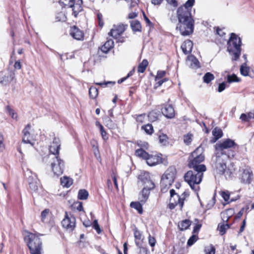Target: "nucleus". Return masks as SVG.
I'll list each match as a JSON object with an SVG mask.
<instances>
[{
	"label": "nucleus",
	"instance_id": "f257e3e1",
	"mask_svg": "<svg viewBox=\"0 0 254 254\" xmlns=\"http://www.w3.org/2000/svg\"><path fill=\"white\" fill-rule=\"evenodd\" d=\"M237 145L234 140L227 138L217 143L215 146V156L212 158V166L215 173L223 175L226 169V161L235 155L231 148H235Z\"/></svg>",
	"mask_w": 254,
	"mask_h": 254
},
{
	"label": "nucleus",
	"instance_id": "f03ea898",
	"mask_svg": "<svg viewBox=\"0 0 254 254\" xmlns=\"http://www.w3.org/2000/svg\"><path fill=\"white\" fill-rule=\"evenodd\" d=\"M194 2L195 0H188L177 9L179 23L176 29H179L181 35L183 36L190 35L193 32L194 20L191 15V9Z\"/></svg>",
	"mask_w": 254,
	"mask_h": 254
},
{
	"label": "nucleus",
	"instance_id": "7ed1b4c3",
	"mask_svg": "<svg viewBox=\"0 0 254 254\" xmlns=\"http://www.w3.org/2000/svg\"><path fill=\"white\" fill-rule=\"evenodd\" d=\"M138 180L139 183H141L143 187L139 194V200L142 203H145L148 198L150 191L154 189L155 184L151 180L148 172L141 173L138 176Z\"/></svg>",
	"mask_w": 254,
	"mask_h": 254
},
{
	"label": "nucleus",
	"instance_id": "20e7f679",
	"mask_svg": "<svg viewBox=\"0 0 254 254\" xmlns=\"http://www.w3.org/2000/svg\"><path fill=\"white\" fill-rule=\"evenodd\" d=\"M241 46V38L235 33H231V36L227 42V50L232 56V61H236L239 59L242 51Z\"/></svg>",
	"mask_w": 254,
	"mask_h": 254
},
{
	"label": "nucleus",
	"instance_id": "39448f33",
	"mask_svg": "<svg viewBox=\"0 0 254 254\" xmlns=\"http://www.w3.org/2000/svg\"><path fill=\"white\" fill-rule=\"evenodd\" d=\"M203 171L193 169V171H188L184 176V179L190 185V187L195 191H197L199 187L197 185L199 184L203 177Z\"/></svg>",
	"mask_w": 254,
	"mask_h": 254
},
{
	"label": "nucleus",
	"instance_id": "423d86ee",
	"mask_svg": "<svg viewBox=\"0 0 254 254\" xmlns=\"http://www.w3.org/2000/svg\"><path fill=\"white\" fill-rule=\"evenodd\" d=\"M204 156L202 154V149L200 147L197 148L189 158V167L190 168L198 169L200 171H205L206 167L204 165L199 164L203 161Z\"/></svg>",
	"mask_w": 254,
	"mask_h": 254
},
{
	"label": "nucleus",
	"instance_id": "0eeeda50",
	"mask_svg": "<svg viewBox=\"0 0 254 254\" xmlns=\"http://www.w3.org/2000/svg\"><path fill=\"white\" fill-rule=\"evenodd\" d=\"M176 174L175 167L171 166L168 168L162 176L161 187L162 190L168 189L174 182Z\"/></svg>",
	"mask_w": 254,
	"mask_h": 254
},
{
	"label": "nucleus",
	"instance_id": "6e6552de",
	"mask_svg": "<svg viewBox=\"0 0 254 254\" xmlns=\"http://www.w3.org/2000/svg\"><path fill=\"white\" fill-rule=\"evenodd\" d=\"M25 241L27 243V246L30 252L35 253L42 249V241L39 236L36 234L29 233L24 238Z\"/></svg>",
	"mask_w": 254,
	"mask_h": 254
},
{
	"label": "nucleus",
	"instance_id": "1a4fd4ad",
	"mask_svg": "<svg viewBox=\"0 0 254 254\" xmlns=\"http://www.w3.org/2000/svg\"><path fill=\"white\" fill-rule=\"evenodd\" d=\"M49 157L51 159V167L54 174L57 176L61 175L64 170V162L59 156H53Z\"/></svg>",
	"mask_w": 254,
	"mask_h": 254
},
{
	"label": "nucleus",
	"instance_id": "9d476101",
	"mask_svg": "<svg viewBox=\"0 0 254 254\" xmlns=\"http://www.w3.org/2000/svg\"><path fill=\"white\" fill-rule=\"evenodd\" d=\"M62 225L64 228L69 232L72 231L74 229L76 225L75 217L71 213L68 214L66 212L64 218L62 221Z\"/></svg>",
	"mask_w": 254,
	"mask_h": 254
},
{
	"label": "nucleus",
	"instance_id": "9b49d317",
	"mask_svg": "<svg viewBox=\"0 0 254 254\" xmlns=\"http://www.w3.org/2000/svg\"><path fill=\"white\" fill-rule=\"evenodd\" d=\"M253 179V173L250 168H246L242 170L239 177L241 183L249 185L252 182Z\"/></svg>",
	"mask_w": 254,
	"mask_h": 254
},
{
	"label": "nucleus",
	"instance_id": "f8f14e48",
	"mask_svg": "<svg viewBox=\"0 0 254 254\" xmlns=\"http://www.w3.org/2000/svg\"><path fill=\"white\" fill-rule=\"evenodd\" d=\"M127 26V25L123 24H120L118 25H115L114 26V28L111 29L109 34L113 37L117 39L118 38L119 36H120L124 32Z\"/></svg>",
	"mask_w": 254,
	"mask_h": 254
},
{
	"label": "nucleus",
	"instance_id": "ddd939ff",
	"mask_svg": "<svg viewBox=\"0 0 254 254\" xmlns=\"http://www.w3.org/2000/svg\"><path fill=\"white\" fill-rule=\"evenodd\" d=\"M161 112L163 115L168 119H172L175 117V110L171 105H164L161 109Z\"/></svg>",
	"mask_w": 254,
	"mask_h": 254
},
{
	"label": "nucleus",
	"instance_id": "4468645a",
	"mask_svg": "<svg viewBox=\"0 0 254 254\" xmlns=\"http://www.w3.org/2000/svg\"><path fill=\"white\" fill-rule=\"evenodd\" d=\"M69 33L74 39L77 40H83L84 39L83 32L76 26L70 28Z\"/></svg>",
	"mask_w": 254,
	"mask_h": 254
},
{
	"label": "nucleus",
	"instance_id": "2eb2a0df",
	"mask_svg": "<svg viewBox=\"0 0 254 254\" xmlns=\"http://www.w3.org/2000/svg\"><path fill=\"white\" fill-rule=\"evenodd\" d=\"M61 144L59 138H55L51 145L50 146V152L53 156H59Z\"/></svg>",
	"mask_w": 254,
	"mask_h": 254
},
{
	"label": "nucleus",
	"instance_id": "dca6fc26",
	"mask_svg": "<svg viewBox=\"0 0 254 254\" xmlns=\"http://www.w3.org/2000/svg\"><path fill=\"white\" fill-rule=\"evenodd\" d=\"M31 128V125L28 124L23 129L22 133L23 134L22 141L25 143L32 144L30 141V133L29 130Z\"/></svg>",
	"mask_w": 254,
	"mask_h": 254
},
{
	"label": "nucleus",
	"instance_id": "f3484780",
	"mask_svg": "<svg viewBox=\"0 0 254 254\" xmlns=\"http://www.w3.org/2000/svg\"><path fill=\"white\" fill-rule=\"evenodd\" d=\"M146 161L148 165L154 166L161 162V157L148 154V157H147Z\"/></svg>",
	"mask_w": 254,
	"mask_h": 254
},
{
	"label": "nucleus",
	"instance_id": "a211bd4d",
	"mask_svg": "<svg viewBox=\"0 0 254 254\" xmlns=\"http://www.w3.org/2000/svg\"><path fill=\"white\" fill-rule=\"evenodd\" d=\"M193 43L191 41L188 40L185 41L181 46V49L183 53L187 55L190 53L192 49Z\"/></svg>",
	"mask_w": 254,
	"mask_h": 254
},
{
	"label": "nucleus",
	"instance_id": "6ab92c4d",
	"mask_svg": "<svg viewBox=\"0 0 254 254\" xmlns=\"http://www.w3.org/2000/svg\"><path fill=\"white\" fill-rule=\"evenodd\" d=\"M28 181L30 189L34 191H36L38 188V180L36 177L29 176Z\"/></svg>",
	"mask_w": 254,
	"mask_h": 254
},
{
	"label": "nucleus",
	"instance_id": "aec40b11",
	"mask_svg": "<svg viewBox=\"0 0 254 254\" xmlns=\"http://www.w3.org/2000/svg\"><path fill=\"white\" fill-rule=\"evenodd\" d=\"M134 236L135 238V244L138 247H140L143 239V236L141 232L138 231L137 228L133 229Z\"/></svg>",
	"mask_w": 254,
	"mask_h": 254
},
{
	"label": "nucleus",
	"instance_id": "412c9836",
	"mask_svg": "<svg viewBox=\"0 0 254 254\" xmlns=\"http://www.w3.org/2000/svg\"><path fill=\"white\" fill-rule=\"evenodd\" d=\"M14 78V73L12 72L8 73L7 75H5L2 77L0 81V83L4 85H6L10 83Z\"/></svg>",
	"mask_w": 254,
	"mask_h": 254
},
{
	"label": "nucleus",
	"instance_id": "4be33fe9",
	"mask_svg": "<svg viewBox=\"0 0 254 254\" xmlns=\"http://www.w3.org/2000/svg\"><path fill=\"white\" fill-rule=\"evenodd\" d=\"M82 0H78L75 3L74 1V4L71 8H72L73 14L75 17H76L79 12L82 10Z\"/></svg>",
	"mask_w": 254,
	"mask_h": 254
},
{
	"label": "nucleus",
	"instance_id": "5701e85b",
	"mask_svg": "<svg viewBox=\"0 0 254 254\" xmlns=\"http://www.w3.org/2000/svg\"><path fill=\"white\" fill-rule=\"evenodd\" d=\"M170 193L171 196L170 201H173V198L175 196L176 198L177 199L180 208L182 209L184 205V198H181L179 195L176 193L175 190L173 189L170 190Z\"/></svg>",
	"mask_w": 254,
	"mask_h": 254
},
{
	"label": "nucleus",
	"instance_id": "b1692460",
	"mask_svg": "<svg viewBox=\"0 0 254 254\" xmlns=\"http://www.w3.org/2000/svg\"><path fill=\"white\" fill-rule=\"evenodd\" d=\"M188 60L190 62L189 65L191 68L196 69L199 67V62L194 56H189Z\"/></svg>",
	"mask_w": 254,
	"mask_h": 254
},
{
	"label": "nucleus",
	"instance_id": "393cba45",
	"mask_svg": "<svg viewBox=\"0 0 254 254\" xmlns=\"http://www.w3.org/2000/svg\"><path fill=\"white\" fill-rule=\"evenodd\" d=\"M191 224L190 220L185 219L178 223V227L180 231H183L188 229Z\"/></svg>",
	"mask_w": 254,
	"mask_h": 254
},
{
	"label": "nucleus",
	"instance_id": "a878e982",
	"mask_svg": "<svg viewBox=\"0 0 254 254\" xmlns=\"http://www.w3.org/2000/svg\"><path fill=\"white\" fill-rule=\"evenodd\" d=\"M114 41L110 39L105 42V43L102 46L101 50L104 53H108L114 47Z\"/></svg>",
	"mask_w": 254,
	"mask_h": 254
},
{
	"label": "nucleus",
	"instance_id": "bb28decb",
	"mask_svg": "<svg viewBox=\"0 0 254 254\" xmlns=\"http://www.w3.org/2000/svg\"><path fill=\"white\" fill-rule=\"evenodd\" d=\"M72 183V180L69 177L64 176L61 178V184L64 187L69 188Z\"/></svg>",
	"mask_w": 254,
	"mask_h": 254
},
{
	"label": "nucleus",
	"instance_id": "cd10ccee",
	"mask_svg": "<svg viewBox=\"0 0 254 254\" xmlns=\"http://www.w3.org/2000/svg\"><path fill=\"white\" fill-rule=\"evenodd\" d=\"M230 228V225L227 223H219L218 225L217 230L219 231L221 235L225 234L226 230Z\"/></svg>",
	"mask_w": 254,
	"mask_h": 254
},
{
	"label": "nucleus",
	"instance_id": "c85d7f7f",
	"mask_svg": "<svg viewBox=\"0 0 254 254\" xmlns=\"http://www.w3.org/2000/svg\"><path fill=\"white\" fill-rule=\"evenodd\" d=\"M143 204L140 201V202H131L130 206L131 207L137 210L139 213L141 214L143 211L142 205Z\"/></svg>",
	"mask_w": 254,
	"mask_h": 254
},
{
	"label": "nucleus",
	"instance_id": "c756f323",
	"mask_svg": "<svg viewBox=\"0 0 254 254\" xmlns=\"http://www.w3.org/2000/svg\"><path fill=\"white\" fill-rule=\"evenodd\" d=\"M135 154L136 156L145 160H146L147 157H148V153L142 148L136 150Z\"/></svg>",
	"mask_w": 254,
	"mask_h": 254
},
{
	"label": "nucleus",
	"instance_id": "7c9ffc66",
	"mask_svg": "<svg viewBox=\"0 0 254 254\" xmlns=\"http://www.w3.org/2000/svg\"><path fill=\"white\" fill-rule=\"evenodd\" d=\"M95 124L96 127H99L100 133L101 134L103 139L104 140H107L108 138V136L107 135L106 131L105 130L103 126L101 124H100V123L98 121L96 122Z\"/></svg>",
	"mask_w": 254,
	"mask_h": 254
},
{
	"label": "nucleus",
	"instance_id": "2f4dec72",
	"mask_svg": "<svg viewBox=\"0 0 254 254\" xmlns=\"http://www.w3.org/2000/svg\"><path fill=\"white\" fill-rule=\"evenodd\" d=\"M130 26L133 31H140L141 26L139 21L133 20L131 22Z\"/></svg>",
	"mask_w": 254,
	"mask_h": 254
},
{
	"label": "nucleus",
	"instance_id": "473e14b6",
	"mask_svg": "<svg viewBox=\"0 0 254 254\" xmlns=\"http://www.w3.org/2000/svg\"><path fill=\"white\" fill-rule=\"evenodd\" d=\"M212 134L216 140L222 136L223 132L221 129L216 127L212 130Z\"/></svg>",
	"mask_w": 254,
	"mask_h": 254
},
{
	"label": "nucleus",
	"instance_id": "72a5a7b5",
	"mask_svg": "<svg viewBox=\"0 0 254 254\" xmlns=\"http://www.w3.org/2000/svg\"><path fill=\"white\" fill-rule=\"evenodd\" d=\"M88 192L86 190H80L78 193V198L80 200H85L88 196Z\"/></svg>",
	"mask_w": 254,
	"mask_h": 254
},
{
	"label": "nucleus",
	"instance_id": "f704fd0d",
	"mask_svg": "<svg viewBox=\"0 0 254 254\" xmlns=\"http://www.w3.org/2000/svg\"><path fill=\"white\" fill-rule=\"evenodd\" d=\"M148 62L147 60L145 59L143 60L138 66V72L140 73L144 72L148 65Z\"/></svg>",
	"mask_w": 254,
	"mask_h": 254
},
{
	"label": "nucleus",
	"instance_id": "c9c22d12",
	"mask_svg": "<svg viewBox=\"0 0 254 254\" xmlns=\"http://www.w3.org/2000/svg\"><path fill=\"white\" fill-rule=\"evenodd\" d=\"M141 129L146 132V133L151 135L154 131L153 127L151 124H148L142 126Z\"/></svg>",
	"mask_w": 254,
	"mask_h": 254
},
{
	"label": "nucleus",
	"instance_id": "e433bc0d",
	"mask_svg": "<svg viewBox=\"0 0 254 254\" xmlns=\"http://www.w3.org/2000/svg\"><path fill=\"white\" fill-rule=\"evenodd\" d=\"M214 75L210 72H206L203 77V80L204 83H209L214 79Z\"/></svg>",
	"mask_w": 254,
	"mask_h": 254
},
{
	"label": "nucleus",
	"instance_id": "4c0bfd02",
	"mask_svg": "<svg viewBox=\"0 0 254 254\" xmlns=\"http://www.w3.org/2000/svg\"><path fill=\"white\" fill-rule=\"evenodd\" d=\"M74 0H59V3L64 7H71L74 4Z\"/></svg>",
	"mask_w": 254,
	"mask_h": 254
},
{
	"label": "nucleus",
	"instance_id": "58836bf2",
	"mask_svg": "<svg viewBox=\"0 0 254 254\" xmlns=\"http://www.w3.org/2000/svg\"><path fill=\"white\" fill-rule=\"evenodd\" d=\"M98 90L97 88L91 86L89 90V94L90 97L92 99H95L97 96Z\"/></svg>",
	"mask_w": 254,
	"mask_h": 254
},
{
	"label": "nucleus",
	"instance_id": "ea45409f",
	"mask_svg": "<svg viewBox=\"0 0 254 254\" xmlns=\"http://www.w3.org/2000/svg\"><path fill=\"white\" fill-rule=\"evenodd\" d=\"M159 141L160 143L163 146H165L169 143L168 138L167 136L164 134L159 135Z\"/></svg>",
	"mask_w": 254,
	"mask_h": 254
},
{
	"label": "nucleus",
	"instance_id": "a19ab883",
	"mask_svg": "<svg viewBox=\"0 0 254 254\" xmlns=\"http://www.w3.org/2000/svg\"><path fill=\"white\" fill-rule=\"evenodd\" d=\"M249 70V67L247 66L246 63L243 64L240 67L241 73L244 76H247L248 75Z\"/></svg>",
	"mask_w": 254,
	"mask_h": 254
},
{
	"label": "nucleus",
	"instance_id": "79ce46f5",
	"mask_svg": "<svg viewBox=\"0 0 254 254\" xmlns=\"http://www.w3.org/2000/svg\"><path fill=\"white\" fill-rule=\"evenodd\" d=\"M233 210L232 209H227L225 212L221 213L222 219L224 222H227L228 220H229L230 216H229V214H230V212H232Z\"/></svg>",
	"mask_w": 254,
	"mask_h": 254
},
{
	"label": "nucleus",
	"instance_id": "37998d69",
	"mask_svg": "<svg viewBox=\"0 0 254 254\" xmlns=\"http://www.w3.org/2000/svg\"><path fill=\"white\" fill-rule=\"evenodd\" d=\"M192 140V135L191 134H187L184 136V142L187 145H189Z\"/></svg>",
	"mask_w": 254,
	"mask_h": 254
},
{
	"label": "nucleus",
	"instance_id": "c03bdc74",
	"mask_svg": "<svg viewBox=\"0 0 254 254\" xmlns=\"http://www.w3.org/2000/svg\"><path fill=\"white\" fill-rule=\"evenodd\" d=\"M239 79L238 77L234 74L230 75H228L227 76V82L229 83L234 82H239Z\"/></svg>",
	"mask_w": 254,
	"mask_h": 254
},
{
	"label": "nucleus",
	"instance_id": "a18cd8bd",
	"mask_svg": "<svg viewBox=\"0 0 254 254\" xmlns=\"http://www.w3.org/2000/svg\"><path fill=\"white\" fill-rule=\"evenodd\" d=\"M6 110L8 113L9 115L11 117V118L13 119H16L17 117V114L14 112V111L9 106H6Z\"/></svg>",
	"mask_w": 254,
	"mask_h": 254
},
{
	"label": "nucleus",
	"instance_id": "49530a36",
	"mask_svg": "<svg viewBox=\"0 0 254 254\" xmlns=\"http://www.w3.org/2000/svg\"><path fill=\"white\" fill-rule=\"evenodd\" d=\"M198 239V237L196 235H192L188 240L187 245L189 246H192Z\"/></svg>",
	"mask_w": 254,
	"mask_h": 254
},
{
	"label": "nucleus",
	"instance_id": "de8ad7c7",
	"mask_svg": "<svg viewBox=\"0 0 254 254\" xmlns=\"http://www.w3.org/2000/svg\"><path fill=\"white\" fill-rule=\"evenodd\" d=\"M106 126L111 129L116 128L117 126L109 118H108L106 121Z\"/></svg>",
	"mask_w": 254,
	"mask_h": 254
},
{
	"label": "nucleus",
	"instance_id": "09e8293b",
	"mask_svg": "<svg viewBox=\"0 0 254 254\" xmlns=\"http://www.w3.org/2000/svg\"><path fill=\"white\" fill-rule=\"evenodd\" d=\"M221 195L226 202H228L230 198V193L228 190L221 191Z\"/></svg>",
	"mask_w": 254,
	"mask_h": 254
},
{
	"label": "nucleus",
	"instance_id": "8fccbe9b",
	"mask_svg": "<svg viewBox=\"0 0 254 254\" xmlns=\"http://www.w3.org/2000/svg\"><path fill=\"white\" fill-rule=\"evenodd\" d=\"M166 74V71L163 70L158 71L157 75L155 77V81H157L163 77Z\"/></svg>",
	"mask_w": 254,
	"mask_h": 254
},
{
	"label": "nucleus",
	"instance_id": "3c124183",
	"mask_svg": "<svg viewBox=\"0 0 254 254\" xmlns=\"http://www.w3.org/2000/svg\"><path fill=\"white\" fill-rule=\"evenodd\" d=\"M205 254H215V248L212 245L205 250Z\"/></svg>",
	"mask_w": 254,
	"mask_h": 254
},
{
	"label": "nucleus",
	"instance_id": "603ef678",
	"mask_svg": "<svg viewBox=\"0 0 254 254\" xmlns=\"http://www.w3.org/2000/svg\"><path fill=\"white\" fill-rule=\"evenodd\" d=\"M228 86H227V83L225 82H223L219 84L217 91L219 92H221L223 91H224L225 89V88Z\"/></svg>",
	"mask_w": 254,
	"mask_h": 254
},
{
	"label": "nucleus",
	"instance_id": "864d4df0",
	"mask_svg": "<svg viewBox=\"0 0 254 254\" xmlns=\"http://www.w3.org/2000/svg\"><path fill=\"white\" fill-rule=\"evenodd\" d=\"M93 227L96 230L98 234H100L101 232V229L100 228L99 225L98 224V221L94 220L93 222Z\"/></svg>",
	"mask_w": 254,
	"mask_h": 254
},
{
	"label": "nucleus",
	"instance_id": "5fc2aeb1",
	"mask_svg": "<svg viewBox=\"0 0 254 254\" xmlns=\"http://www.w3.org/2000/svg\"><path fill=\"white\" fill-rule=\"evenodd\" d=\"M96 84L98 85H100L101 86H106L107 85L109 84H111L112 85H114L115 84V82L113 81H104L103 82H97L95 83Z\"/></svg>",
	"mask_w": 254,
	"mask_h": 254
},
{
	"label": "nucleus",
	"instance_id": "6e6d98bb",
	"mask_svg": "<svg viewBox=\"0 0 254 254\" xmlns=\"http://www.w3.org/2000/svg\"><path fill=\"white\" fill-rule=\"evenodd\" d=\"M49 209H46L42 212L41 216L42 221H44V219L46 218L47 216L49 213Z\"/></svg>",
	"mask_w": 254,
	"mask_h": 254
},
{
	"label": "nucleus",
	"instance_id": "4d7b16f0",
	"mask_svg": "<svg viewBox=\"0 0 254 254\" xmlns=\"http://www.w3.org/2000/svg\"><path fill=\"white\" fill-rule=\"evenodd\" d=\"M102 15L100 13L97 14V18L99 25L100 27H102L104 25V22L102 20Z\"/></svg>",
	"mask_w": 254,
	"mask_h": 254
},
{
	"label": "nucleus",
	"instance_id": "13d9d810",
	"mask_svg": "<svg viewBox=\"0 0 254 254\" xmlns=\"http://www.w3.org/2000/svg\"><path fill=\"white\" fill-rule=\"evenodd\" d=\"M246 219H244L242 222V224L240 227L239 231L238 232L239 235H241V234L244 231L245 228L246 227Z\"/></svg>",
	"mask_w": 254,
	"mask_h": 254
},
{
	"label": "nucleus",
	"instance_id": "bf43d9fd",
	"mask_svg": "<svg viewBox=\"0 0 254 254\" xmlns=\"http://www.w3.org/2000/svg\"><path fill=\"white\" fill-rule=\"evenodd\" d=\"M149 244L151 247H154L155 245L156 244V240L153 237L149 236Z\"/></svg>",
	"mask_w": 254,
	"mask_h": 254
},
{
	"label": "nucleus",
	"instance_id": "052dcab7",
	"mask_svg": "<svg viewBox=\"0 0 254 254\" xmlns=\"http://www.w3.org/2000/svg\"><path fill=\"white\" fill-rule=\"evenodd\" d=\"M138 146H140L142 149H147L149 147V144L146 142H140L138 143Z\"/></svg>",
	"mask_w": 254,
	"mask_h": 254
},
{
	"label": "nucleus",
	"instance_id": "680f3d73",
	"mask_svg": "<svg viewBox=\"0 0 254 254\" xmlns=\"http://www.w3.org/2000/svg\"><path fill=\"white\" fill-rule=\"evenodd\" d=\"M240 119L243 122H249V120L248 118V115L246 114H242L240 116Z\"/></svg>",
	"mask_w": 254,
	"mask_h": 254
},
{
	"label": "nucleus",
	"instance_id": "e2e57ef3",
	"mask_svg": "<svg viewBox=\"0 0 254 254\" xmlns=\"http://www.w3.org/2000/svg\"><path fill=\"white\" fill-rule=\"evenodd\" d=\"M145 115L144 114L139 115L137 116L136 120L137 122L142 123L144 121Z\"/></svg>",
	"mask_w": 254,
	"mask_h": 254
},
{
	"label": "nucleus",
	"instance_id": "0e129e2a",
	"mask_svg": "<svg viewBox=\"0 0 254 254\" xmlns=\"http://www.w3.org/2000/svg\"><path fill=\"white\" fill-rule=\"evenodd\" d=\"M140 250H139V254H148V250L146 248L144 247H139Z\"/></svg>",
	"mask_w": 254,
	"mask_h": 254
},
{
	"label": "nucleus",
	"instance_id": "69168bd1",
	"mask_svg": "<svg viewBox=\"0 0 254 254\" xmlns=\"http://www.w3.org/2000/svg\"><path fill=\"white\" fill-rule=\"evenodd\" d=\"M216 32L217 34L221 37H223L225 35V33L223 31L222 29L219 28H217Z\"/></svg>",
	"mask_w": 254,
	"mask_h": 254
},
{
	"label": "nucleus",
	"instance_id": "338daca9",
	"mask_svg": "<svg viewBox=\"0 0 254 254\" xmlns=\"http://www.w3.org/2000/svg\"><path fill=\"white\" fill-rule=\"evenodd\" d=\"M156 81L157 82L154 85L155 88H157V87L160 86L164 83V81L162 80V79H161L159 80H158Z\"/></svg>",
	"mask_w": 254,
	"mask_h": 254
},
{
	"label": "nucleus",
	"instance_id": "774afa93",
	"mask_svg": "<svg viewBox=\"0 0 254 254\" xmlns=\"http://www.w3.org/2000/svg\"><path fill=\"white\" fill-rule=\"evenodd\" d=\"M201 224H197V225H195L193 228V233H195L198 232V231L199 230L200 228H201Z\"/></svg>",
	"mask_w": 254,
	"mask_h": 254
}]
</instances>
